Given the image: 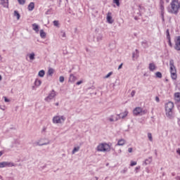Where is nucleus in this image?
Returning a JSON list of instances; mask_svg holds the SVG:
<instances>
[{
  "mask_svg": "<svg viewBox=\"0 0 180 180\" xmlns=\"http://www.w3.org/2000/svg\"><path fill=\"white\" fill-rule=\"evenodd\" d=\"M18 2L20 5H25V4H26V0H18Z\"/></svg>",
  "mask_w": 180,
  "mask_h": 180,
  "instance_id": "obj_35",
  "label": "nucleus"
},
{
  "mask_svg": "<svg viewBox=\"0 0 180 180\" xmlns=\"http://www.w3.org/2000/svg\"><path fill=\"white\" fill-rule=\"evenodd\" d=\"M14 16L17 17L18 20L20 19V14L18 11H14Z\"/></svg>",
  "mask_w": 180,
  "mask_h": 180,
  "instance_id": "obj_24",
  "label": "nucleus"
},
{
  "mask_svg": "<svg viewBox=\"0 0 180 180\" xmlns=\"http://www.w3.org/2000/svg\"><path fill=\"white\" fill-rule=\"evenodd\" d=\"M82 80H80V81H79V82H77V83H76V85H81V84H82Z\"/></svg>",
  "mask_w": 180,
  "mask_h": 180,
  "instance_id": "obj_47",
  "label": "nucleus"
},
{
  "mask_svg": "<svg viewBox=\"0 0 180 180\" xmlns=\"http://www.w3.org/2000/svg\"><path fill=\"white\" fill-rule=\"evenodd\" d=\"M148 138L150 141H153V134L151 133H148Z\"/></svg>",
  "mask_w": 180,
  "mask_h": 180,
  "instance_id": "obj_38",
  "label": "nucleus"
},
{
  "mask_svg": "<svg viewBox=\"0 0 180 180\" xmlns=\"http://www.w3.org/2000/svg\"><path fill=\"white\" fill-rule=\"evenodd\" d=\"M133 113L135 116H139V115H140L141 116H143V115H146V110H143V108L140 107H136L133 110Z\"/></svg>",
  "mask_w": 180,
  "mask_h": 180,
  "instance_id": "obj_4",
  "label": "nucleus"
},
{
  "mask_svg": "<svg viewBox=\"0 0 180 180\" xmlns=\"http://www.w3.org/2000/svg\"><path fill=\"white\" fill-rule=\"evenodd\" d=\"M166 2H167V3L169 2V0H166Z\"/></svg>",
  "mask_w": 180,
  "mask_h": 180,
  "instance_id": "obj_62",
  "label": "nucleus"
},
{
  "mask_svg": "<svg viewBox=\"0 0 180 180\" xmlns=\"http://www.w3.org/2000/svg\"><path fill=\"white\" fill-rule=\"evenodd\" d=\"M123 67V63H121L119 67H118V70H121V68H122Z\"/></svg>",
  "mask_w": 180,
  "mask_h": 180,
  "instance_id": "obj_50",
  "label": "nucleus"
},
{
  "mask_svg": "<svg viewBox=\"0 0 180 180\" xmlns=\"http://www.w3.org/2000/svg\"><path fill=\"white\" fill-rule=\"evenodd\" d=\"M0 180H2V176H0Z\"/></svg>",
  "mask_w": 180,
  "mask_h": 180,
  "instance_id": "obj_63",
  "label": "nucleus"
},
{
  "mask_svg": "<svg viewBox=\"0 0 180 180\" xmlns=\"http://www.w3.org/2000/svg\"><path fill=\"white\" fill-rule=\"evenodd\" d=\"M56 96H57V94L56 93V91L52 90L49 96L45 98V101L46 102H50V101H51L52 99H54V98H56Z\"/></svg>",
  "mask_w": 180,
  "mask_h": 180,
  "instance_id": "obj_7",
  "label": "nucleus"
},
{
  "mask_svg": "<svg viewBox=\"0 0 180 180\" xmlns=\"http://www.w3.org/2000/svg\"><path fill=\"white\" fill-rule=\"evenodd\" d=\"M2 154H4L2 151H0V157H2Z\"/></svg>",
  "mask_w": 180,
  "mask_h": 180,
  "instance_id": "obj_58",
  "label": "nucleus"
},
{
  "mask_svg": "<svg viewBox=\"0 0 180 180\" xmlns=\"http://www.w3.org/2000/svg\"><path fill=\"white\" fill-rule=\"evenodd\" d=\"M107 22L112 25L113 23V19L112 18V13L108 12L107 14Z\"/></svg>",
  "mask_w": 180,
  "mask_h": 180,
  "instance_id": "obj_13",
  "label": "nucleus"
},
{
  "mask_svg": "<svg viewBox=\"0 0 180 180\" xmlns=\"http://www.w3.org/2000/svg\"><path fill=\"white\" fill-rule=\"evenodd\" d=\"M174 109V103L169 101L165 104V110H172Z\"/></svg>",
  "mask_w": 180,
  "mask_h": 180,
  "instance_id": "obj_10",
  "label": "nucleus"
},
{
  "mask_svg": "<svg viewBox=\"0 0 180 180\" xmlns=\"http://www.w3.org/2000/svg\"><path fill=\"white\" fill-rule=\"evenodd\" d=\"M132 58H134V60H137V58H139V50L136 49L132 53Z\"/></svg>",
  "mask_w": 180,
  "mask_h": 180,
  "instance_id": "obj_14",
  "label": "nucleus"
},
{
  "mask_svg": "<svg viewBox=\"0 0 180 180\" xmlns=\"http://www.w3.org/2000/svg\"><path fill=\"white\" fill-rule=\"evenodd\" d=\"M59 81H60V82H64V77L60 76V77H59Z\"/></svg>",
  "mask_w": 180,
  "mask_h": 180,
  "instance_id": "obj_42",
  "label": "nucleus"
},
{
  "mask_svg": "<svg viewBox=\"0 0 180 180\" xmlns=\"http://www.w3.org/2000/svg\"><path fill=\"white\" fill-rule=\"evenodd\" d=\"M47 167V165H45L43 166V168H46Z\"/></svg>",
  "mask_w": 180,
  "mask_h": 180,
  "instance_id": "obj_59",
  "label": "nucleus"
},
{
  "mask_svg": "<svg viewBox=\"0 0 180 180\" xmlns=\"http://www.w3.org/2000/svg\"><path fill=\"white\" fill-rule=\"evenodd\" d=\"M141 44L144 49H147V47H148V42L146 40L143 41Z\"/></svg>",
  "mask_w": 180,
  "mask_h": 180,
  "instance_id": "obj_22",
  "label": "nucleus"
},
{
  "mask_svg": "<svg viewBox=\"0 0 180 180\" xmlns=\"http://www.w3.org/2000/svg\"><path fill=\"white\" fill-rule=\"evenodd\" d=\"M65 120V117H64L63 115L62 116H55L53 118V122L55 124H58V123H63Z\"/></svg>",
  "mask_w": 180,
  "mask_h": 180,
  "instance_id": "obj_6",
  "label": "nucleus"
},
{
  "mask_svg": "<svg viewBox=\"0 0 180 180\" xmlns=\"http://www.w3.org/2000/svg\"><path fill=\"white\" fill-rule=\"evenodd\" d=\"M48 74L49 75H53V74H54V69L53 68H49L48 70Z\"/></svg>",
  "mask_w": 180,
  "mask_h": 180,
  "instance_id": "obj_30",
  "label": "nucleus"
},
{
  "mask_svg": "<svg viewBox=\"0 0 180 180\" xmlns=\"http://www.w3.org/2000/svg\"><path fill=\"white\" fill-rule=\"evenodd\" d=\"M15 165L13 162H0V168H5V167H13Z\"/></svg>",
  "mask_w": 180,
  "mask_h": 180,
  "instance_id": "obj_9",
  "label": "nucleus"
},
{
  "mask_svg": "<svg viewBox=\"0 0 180 180\" xmlns=\"http://www.w3.org/2000/svg\"><path fill=\"white\" fill-rule=\"evenodd\" d=\"M56 106H58V103H55Z\"/></svg>",
  "mask_w": 180,
  "mask_h": 180,
  "instance_id": "obj_60",
  "label": "nucleus"
},
{
  "mask_svg": "<svg viewBox=\"0 0 180 180\" xmlns=\"http://www.w3.org/2000/svg\"><path fill=\"white\" fill-rule=\"evenodd\" d=\"M166 36H167V40H169L171 39V35H169V29H167L166 30Z\"/></svg>",
  "mask_w": 180,
  "mask_h": 180,
  "instance_id": "obj_33",
  "label": "nucleus"
},
{
  "mask_svg": "<svg viewBox=\"0 0 180 180\" xmlns=\"http://www.w3.org/2000/svg\"><path fill=\"white\" fill-rule=\"evenodd\" d=\"M128 114H129V112L125 111L122 113H120V114L117 115V116H120L121 119H124V117H126Z\"/></svg>",
  "mask_w": 180,
  "mask_h": 180,
  "instance_id": "obj_16",
  "label": "nucleus"
},
{
  "mask_svg": "<svg viewBox=\"0 0 180 180\" xmlns=\"http://www.w3.org/2000/svg\"><path fill=\"white\" fill-rule=\"evenodd\" d=\"M134 95H136V91H132L131 92V97L133 98V96H134Z\"/></svg>",
  "mask_w": 180,
  "mask_h": 180,
  "instance_id": "obj_44",
  "label": "nucleus"
},
{
  "mask_svg": "<svg viewBox=\"0 0 180 180\" xmlns=\"http://www.w3.org/2000/svg\"><path fill=\"white\" fill-rule=\"evenodd\" d=\"M61 34H62V37H65V32H61Z\"/></svg>",
  "mask_w": 180,
  "mask_h": 180,
  "instance_id": "obj_51",
  "label": "nucleus"
},
{
  "mask_svg": "<svg viewBox=\"0 0 180 180\" xmlns=\"http://www.w3.org/2000/svg\"><path fill=\"white\" fill-rule=\"evenodd\" d=\"M33 9H34V2H31L28 5V11H33Z\"/></svg>",
  "mask_w": 180,
  "mask_h": 180,
  "instance_id": "obj_19",
  "label": "nucleus"
},
{
  "mask_svg": "<svg viewBox=\"0 0 180 180\" xmlns=\"http://www.w3.org/2000/svg\"><path fill=\"white\" fill-rule=\"evenodd\" d=\"M143 9H144V7L141 6H139V12L138 13L139 16H141V11H143Z\"/></svg>",
  "mask_w": 180,
  "mask_h": 180,
  "instance_id": "obj_32",
  "label": "nucleus"
},
{
  "mask_svg": "<svg viewBox=\"0 0 180 180\" xmlns=\"http://www.w3.org/2000/svg\"><path fill=\"white\" fill-rule=\"evenodd\" d=\"M128 152L133 153V148H128Z\"/></svg>",
  "mask_w": 180,
  "mask_h": 180,
  "instance_id": "obj_49",
  "label": "nucleus"
},
{
  "mask_svg": "<svg viewBox=\"0 0 180 180\" xmlns=\"http://www.w3.org/2000/svg\"><path fill=\"white\" fill-rule=\"evenodd\" d=\"M169 70L171 77L172 79H176V68L175 67V63L174 62V59H170L169 60Z\"/></svg>",
  "mask_w": 180,
  "mask_h": 180,
  "instance_id": "obj_2",
  "label": "nucleus"
},
{
  "mask_svg": "<svg viewBox=\"0 0 180 180\" xmlns=\"http://www.w3.org/2000/svg\"><path fill=\"white\" fill-rule=\"evenodd\" d=\"M121 172L122 174H126L127 172V169H124Z\"/></svg>",
  "mask_w": 180,
  "mask_h": 180,
  "instance_id": "obj_46",
  "label": "nucleus"
},
{
  "mask_svg": "<svg viewBox=\"0 0 180 180\" xmlns=\"http://www.w3.org/2000/svg\"><path fill=\"white\" fill-rule=\"evenodd\" d=\"M156 78H162V74L160 72H157L155 73Z\"/></svg>",
  "mask_w": 180,
  "mask_h": 180,
  "instance_id": "obj_31",
  "label": "nucleus"
},
{
  "mask_svg": "<svg viewBox=\"0 0 180 180\" xmlns=\"http://www.w3.org/2000/svg\"><path fill=\"white\" fill-rule=\"evenodd\" d=\"M155 68H157V67H155V65L154 63H150L149 64L150 71H155Z\"/></svg>",
  "mask_w": 180,
  "mask_h": 180,
  "instance_id": "obj_20",
  "label": "nucleus"
},
{
  "mask_svg": "<svg viewBox=\"0 0 180 180\" xmlns=\"http://www.w3.org/2000/svg\"><path fill=\"white\" fill-rule=\"evenodd\" d=\"M138 169H140V166L136 167L135 168V171H136V173H137V170H138Z\"/></svg>",
  "mask_w": 180,
  "mask_h": 180,
  "instance_id": "obj_53",
  "label": "nucleus"
},
{
  "mask_svg": "<svg viewBox=\"0 0 180 180\" xmlns=\"http://www.w3.org/2000/svg\"><path fill=\"white\" fill-rule=\"evenodd\" d=\"M35 54L34 53H31L30 55H29V58L30 60H31V61H33L35 58Z\"/></svg>",
  "mask_w": 180,
  "mask_h": 180,
  "instance_id": "obj_26",
  "label": "nucleus"
},
{
  "mask_svg": "<svg viewBox=\"0 0 180 180\" xmlns=\"http://www.w3.org/2000/svg\"><path fill=\"white\" fill-rule=\"evenodd\" d=\"M0 5L4 8H9V0H0Z\"/></svg>",
  "mask_w": 180,
  "mask_h": 180,
  "instance_id": "obj_11",
  "label": "nucleus"
},
{
  "mask_svg": "<svg viewBox=\"0 0 180 180\" xmlns=\"http://www.w3.org/2000/svg\"><path fill=\"white\" fill-rule=\"evenodd\" d=\"M165 111L167 117H168L169 119H174V112L172 111V110Z\"/></svg>",
  "mask_w": 180,
  "mask_h": 180,
  "instance_id": "obj_12",
  "label": "nucleus"
},
{
  "mask_svg": "<svg viewBox=\"0 0 180 180\" xmlns=\"http://www.w3.org/2000/svg\"><path fill=\"white\" fill-rule=\"evenodd\" d=\"M179 1H178V0H173L171 3V6L168 9V11L170 13H174L176 15V13H178V11H179Z\"/></svg>",
  "mask_w": 180,
  "mask_h": 180,
  "instance_id": "obj_1",
  "label": "nucleus"
},
{
  "mask_svg": "<svg viewBox=\"0 0 180 180\" xmlns=\"http://www.w3.org/2000/svg\"><path fill=\"white\" fill-rule=\"evenodd\" d=\"M168 44L170 47H172V43L171 42V38L168 39Z\"/></svg>",
  "mask_w": 180,
  "mask_h": 180,
  "instance_id": "obj_45",
  "label": "nucleus"
},
{
  "mask_svg": "<svg viewBox=\"0 0 180 180\" xmlns=\"http://www.w3.org/2000/svg\"><path fill=\"white\" fill-rule=\"evenodd\" d=\"M34 84L36 86H40V85H41V80L37 79L34 82Z\"/></svg>",
  "mask_w": 180,
  "mask_h": 180,
  "instance_id": "obj_25",
  "label": "nucleus"
},
{
  "mask_svg": "<svg viewBox=\"0 0 180 180\" xmlns=\"http://www.w3.org/2000/svg\"><path fill=\"white\" fill-rule=\"evenodd\" d=\"M103 39V36L102 34H98L97 37V41H101Z\"/></svg>",
  "mask_w": 180,
  "mask_h": 180,
  "instance_id": "obj_36",
  "label": "nucleus"
},
{
  "mask_svg": "<svg viewBox=\"0 0 180 180\" xmlns=\"http://www.w3.org/2000/svg\"><path fill=\"white\" fill-rule=\"evenodd\" d=\"M126 144V141L124 139H120L118 141L116 146H124Z\"/></svg>",
  "mask_w": 180,
  "mask_h": 180,
  "instance_id": "obj_18",
  "label": "nucleus"
},
{
  "mask_svg": "<svg viewBox=\"0 0 180 180\" xmlns=\"http://www.w3.org/2000/svg\"><path fill=\"white\" fill-rule=\"evenodd\" d=\"M32 29L36 32V33H39V25L37 24H32Z\"/></svg>",
  "mask_w": 180,
  "mask_h": 180,
  "instance_id": "obj_17",
  "label": "nucleus"
},
{
  "mask_svg": "<svg viewBox=\"0 0 180 180\" xmlns=\"http://www.w3.org/2000/svg\"><path fill=\"white\" fill-rule=\"evenodd\" d=\"M134 165H137V162L131 161L130 166L131 167H134Z\"/></svg>",
  "mask_w": 180,
  "mask_h": 180,
  "instance_id": "obj_40",
  "label": "nucleus"
},
{
  "mask_svg": "<svg viewBox=\"0 0 180 180\" xmlns=\"http://www.w3.org/2000/svg\"><path fill=\"white\" fill-rule=\"evenodd\" d=\"M0 60H2V58H1V55H0Z\"/></svg>",
  "mask_w": 180,
  "mask_h": 180,
  "instance_id": "obj_64",
  "label": "nucleus"
},
{
  "mask_svg": "<svg viewBox=\"0 0 180 180\" xmlns=\"http://www.w3.org/2000/svg\"><path fill=\"white\" fill-rule=\"evenodd\" d=\"M174 96H175L176 101L179 102L180 101V93L174 94Z\"/></svg>",
  "mask_w": 180,
  "mask_h": 180,
  "instance_id": "obj_27",
  "label": "nucleus"
},
{
  "mask_svg": "<svg viewBox=\"0 0 180 180\" xmlns=\"http://www.w3.org/2000/svg\"><path fill=\"white\" fill-rule=\"evenodd\" d=\"M174 49L177 51H180V36H178L176 37V39L174 40Z\"/></svg>",
  "mask_w": 180,
  "mask_h": 180,
  "instance_id": "obj_8",
  "label": "nucleus"
},
{
  "mask_svg": "<svg viewBox=\"0 0 180 180\" xmlns=\"http://www.w3.org/2000/svg\"><path fill=\"white\" fill-rule=\"evenodd\" d=\"M112 74H113V72H110L108 74H107L105 76V78H109V77H110V75H112Z\"/></svg>",
  "mask_w": 180,
  "mask_h": 180,
  "instance_id": "obj_41",
  "label": "nucleus"
},
{
  "mask_svg": "<svg viewBox=\"0 0 180 180\" xmlns=\"http://www.w3.org/2000/svg\"><path fill=\"white\" fill-rule=\"evenodd\" d=\"M162 22L165 21V20L164 19V15H162Z\"/></svg>",
  "mask_w": 180,
  "mask_h": 180,
  "instance_id": "obj_56",
  "label": "nucleus"
},
{
  "mask_svg": "<svg viewBox=\"0 0 180 180\" xmlns=\"http://www.w3.org/2000/svg\"><path fill=\"white\" fill-rule=\"evenodd\" d=\"M2 80V76L0 75V81Z\"/></svg>",
  "mask_w": 180,
  "mask_h": 180,
  "instance_id": "obj_61",
  "label": "nucleus"
},
{
  "mask_svg": "<svg viewBox=\"0 0 180 180\" xmlns=\"http://www.w3.org/2000/svg\"><path fill=\"white\" fill-rule=\"evenodd\" d=\"M40 37H41V39L46 38V32H44V30H40Z\"/></svg>",
  "mask_w": 180,
  "mask_h": 180,
  "instance_id": "obj_21",
  "label": "nucleus"
},
{
  "mask_svg": "<svg viewBox=\"0 0 180 180\" xmlns=\"http://www.w3.org/2000/svg\"><path fill=\"white\" fill-rule=\"evenodd\" d=\"M97 151H101L103 153L110 151V146L108 143H101L97 146Z\"/></svg>",
  "mask_w": 180,
  "mask_h": 180,
  "instance_id": "obj_3",
  "label": "nucleus"
},
{
  "mask_svg": "<svg viewBox=\"0 0 180 180\" xmlns=\"http://www.w3.org/2000/svg\"><path fill=\"white\" fill-rule=\"evenodd\" d=\"M79 151V146L75 147L72 151V154H75V153H78Z\"/></svg>",
  "mask_w": 180,
  "mask_h": 180,
  "instance_id": "obj_29",
  "label": "nucleus"
},
{
  "mask_svg": "<svg viewBox=\"0 0 180 180\" xmlns=\"http://www.w3.org/2000/svg\"><path fill=\"white\" fill-rule=\"evenodd\" d=\"M155 101L158 102V103L160 102V98L158 96L155 97Z\"/></svg>",
  "mask_w": 180,
  "mask_h": 180,
  "instance_id": "obj_48",
  "label": "nucleus"
},
{
  "mask_svg": "<svg viewBox=\"0 0 180 180\" xmlns=\"http://www.w3.org/2000/svg\"><path fill=\"white\" fill-rule=\"evenodd\" d=\"M4 102H9V99H8L6 97H4Z\"/></svg>",
  "mask_w": 180,
  "mask_h": 180,
  "instance_id": "obj_52",
  "label": "nucleus"
},
{
  "mask_svg": "<svg viewBox=\"0 0 180 180\" xmlns=\"http://www.w3.org/2000/svg\"><path fill=\"white\" fill-rule=\"evenodd\" d=\"M53 25L56 26V27H58L59 26L58 20H54Z\"/></svg>",
  "mask_w": 180,
  "mask_h": 180,
  "instance_id": "obj_39",
  "label": "nucleus"
},
{
  "mask_svg": "<svg viewBox=\"0 0 180 180\" xmlns=\"http://www.w3.org/2000/svg\"><path fill=\"white\" fill-rule=\"evenodd\" d=\"M108 120H109V122H115V116L110 115V117L108 118Z\"/></svg>",
  "mask_w": 180,
  "mask_h": 180,
  "instance_id": "obj_34",
  "label": "nucleus"
},
{
  "mask_svg": "<svg viewBox=\"0 0 180 180\" xmlns=\"http://www.w3.org/2000/svg\"><path fill=\"white\" fill-rule=\"evenodd\" d=\"M113 3L117 5V6H120V0H113Z\"/></svg>",
  "mask_w": 180,
  "mask_h": 180,
  "instance_id": "obj_37",
  "label": "nucleus"
},
{
  "mask_svg": "<svg viewBox=\"0 0 180 180\" xmlns=\"http://www.w3.org/2000/svg\"><path fill=\"white\" fill-rule=\"evenodd\" d=\"M46 129H47V128H46V127H44L42 129V133H43V131H46Z\"/></svg>",
  "mask_w": 180,
  "mask_h": 180,
  "instance_id": "obj_54",
  "label": "nucleus"
},
{
  "mask_svg": "<svg viewBox=\"0 0 180 180\" xmlns=\"http://www.w3.org/2000/svg\"><path fill=\"white\" fill-rule=\"evenodd\" d=\"M153 161V159L151 158H149L148 159H146L144 162L145 165H148V164H150Z\"/></svg>",
  "mask_w": 180,
  "mask_h": 180,
  "instance_id": "obj_23",
  "label": "nucleus"
},
{
  "mask_svg": "<svg viewBox=\"0 0 180 180\" xmlns=\"http://www.w3.org/2000/svg\"><path fill=\"white\" fill-rule=\"evenodd\" d=\"M134 19H135V20H139V18H137V16H135Z\"/></svg>",
  "mask_w": 180,
  "mask_h": 180,
  "instance_id": "obj_57",
  "label": "nucleus"
},
{
  "mask_svg": "<svg viewBox=\"0 0 180 180\" xmlns=\"http://www.w3.org/2000/svg\"><path fill=\"white\" fill-rule=\"evenodd\" d=\"M117 116H118V117H115V120H114L115 122H117V120H119L120 119H121V118H120V115H117Z\"/></svg>",
  "mask_w": 180,
  "mask_h": 180,
  "instance_id": "obj_43",
  "label": "nucleus"
},
{
  "mask_svg": "<svg viewBox=\"0 0 180 180\" xmlns=\"http://www.w3.org/2000/svg\"><path fill=\"white\" fill-rule=\"evenodd\" d=\"M44 74H46V72H44V70H41L39 72L38 75L39 77H44Z\"/></svg>",
  "mask_w": 180,
  "mask_h": 180,
  "instance_id": "obj_28",
  "label": "nucleus"
},
{
  "mask_svg": "<svg viewBox=\"0 0 180 180\" xmlns=\"http://www.w3.org/2000/svg\"><path fill=\"white\" fill-rule=\"evenodd\" d=\"M69 81H70V82H75V81H77V77H75V76H74V75L71 74L70 75Z\"/></svg>",
  "mask_w": 180,
  "mask_h": 180,
  "instance_id": "obj_15",
  "label": "nucleus"
},
{
  "mask_svg": "<svg viewBox=\"0 0 180 180\" xmlns=\"http://www.w3.org/2000/svg\"><path fill=\"white\" fill-rule=\"evenodd\" d=\"M50 143V140H49L47 138H42L41 139H39L37 142V145L41 146H47Z\"/></svg>",
  "mask_w": 180,
  "mask_h": 180,
  "instance_id": "obj_5",
  "label": "nucleus"
},
{
  "mask_svg": "<svg viewBox=\"0 0 180 180\" xmlns=\"http://www.w3.org/2000/svg\"><path fill=\"white\" fill-rule=\"evenodd\" d=\"M15 144H20V143L19 142V141H15Z\"/></svg>",
  "mask_w": 180,
  "mask_h": 180,
  "instance_id": "obj_55",
  "label": "nucleus"
}]
</instances>
